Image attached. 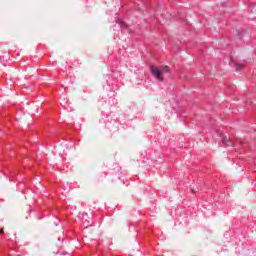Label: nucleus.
<instances>
[{"label": "nucleus", "mask_w": 256, "mask_h": 256, "mask_svg": "<svg viewBox=\"0 0 256 256\" xmlns=\"http://www.w3.org/2000/svg\"><path fill=\"white\" fill-rule=\"evenodd\" d=\"M222 143L226 145V147H231L233 145V142L227 138V136H222Z\"/></svg>", "instance_id": "obj_3"}, {"label": "nucleus", "mask_w": 256, "mask_h": 256, "mask_svg": "<svg viewBox=\"0 0 256 256\" xmlns=\"http://www.w3.org/2000/svg\"><path fill=\"white\" fill-rule=\"evenodd\" d=\"M119 25H120L121 29H127L126 23L121 20L119 21Z\"/></svg>", "instance_id": "obj_4"}, {"label": "nucleus", "mask_w": 256, "mask_h": 256, "mask_svg": "<svg viewBox=\"0 0 256 256\" xmlns=\"http://www.w3.org/2000/svg\"><path fill=\"white\" fill-rule=\"evenodd\" d=\"M152 77H154V79H156L157 81H159L160 83L163 81L164 79V75L165 73H169V67L168 66H164L161 69L152 66L150 68Z\"/></svg>", "instance_id": "obj_1"}, {"label": "nucleus", "mask_w": 256, "mask_h": 256, "mask_svg": "<svg viewBox=\"0 0 256 256\" xmlns=\"http://www.w3.org/2000/svg\"><path fill=\"white\" fill-rule=\"evenodd\" d=\"M0 235H3V229L0 230Z\"/></svg>", "instance_id": "obj_5"}, {"label": "nucleus", "mask_w": 256, "mask_h": 256, "mask_svg": "<svg viewBox=\"0 0 256 256\" xmlns=\"http://www.w3.org/2000/svg\"><path fill=\"white\" fill-rule=\"evenodd\" d=\"M231 67H235L236 71H241L243 67H245V64L239 63L233 59L230 60Z\"/></svg>", "instance_id": "obj_2"}]
</instances>
